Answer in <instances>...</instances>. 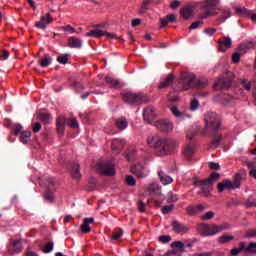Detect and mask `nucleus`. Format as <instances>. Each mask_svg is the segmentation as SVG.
<instances>
[{"instance_id":"nucleus-1","label":"nucleus","mask_w":256,"mask_h":256,"mask_svg":"<svg viewBox=\"0 0 256 256\" xmlns=\"http://www.w3.org/2000/svg\"><path fill=\"white\" fill-rule=\"evenodd\" d=\"M148 145L152 149H156L160 155H171L177 149V141L173 138H160L152 136L148 138Z\"/></svg>"},{"instance_id":"nucleus-2","label":"nucleus","mask_w":256,"mask_h":256,"mask_svg":"<svg viewBox=\"0 0 256 256\" xmlns=\"http://www.w3.org/2000/svg\"><path fill=\"white\" fill-rule=\"evenodd\" d=\"M219 177H221L219 173L213 172L209 178L204 180H199L197 177L192 178V183L195 187H200L201 191L199 193H203L204 197H209L213 182L218 181Z\"/></svg>"},{"instance_id":"nucleus-3","label":"nucleus","mask_w":256,"mask_h":256,"mask_svg":"<svg viewBox=\"0 0 256 256\" xmlns=\"http://www.w3.org/2000/svg\"><path fill=\"white\" fill-rule=\"evenodd\" d=\"M181 84L183 85L184 91L191 89V87H196L197 89H205V87L209 85V80L207 78H199L197 80L193 74H183Z\"/></svg>"},{"instance_id":"nucleus-4","label":"nucleus","mask_w":256,"mask_h":256,"mask_svg":"<svg viewBox=\"0 0 256 256\" xmlns=\"http://www.w3.org/2000/svg\"><path fill=\"white\" fill-rule=\"evenodd\" d=\"M122 99L124 103L128 105H143V103L149 102V97L143 93H132V92H125L122 93Z\"/></svg>"},{"instance_id":"nucleus-5","label":"nucleus","mask_w":256,"mask_h":256,"mask_svg":"<svg viewBox=\"0 0 256 256\" xmlns=\"http://www.w3.org/2000/svg\"><path fill=\"white\" fill-rule=\"evenodd\" d=\"M204 121L206 123L205 129L207 131H219L221 127V118L215 112H207L204 115Z\"/></svg>"},{"instance_id":"nucleus-6","label":"nucleus","mask_w":256,"mask_h":256,"mask_svg":"<svg viewBox=\"0 0 256 256\" xmlns=\"http://www.w3.org/2000/svg\"><path fill=\"white\" fill-rule=\"evenodd\" d=\"M233 74L231 72H228L226 76L219 78L215 83H214V89L216 91H223L225 89H229L231 85H233Z\"/></svg>"},{"instance_id":"nucleus-7","label":"nucleus","mask_w":256,"mask_h":256,"mask_svg":"<svg viewBox=\"0 0 256 256\" xmlns=\"http://www.w3.org/2000/svg\"><path fill=\"white\" fill-rule=\"evenodd\" d=\"M96 170L108 177L115 175V165L111 162H99L96 164Z\"/></svg>"},{"instance_id":"nucleus-8","label":"nucleus","mask_w":256,"mask_h":256,"mask_svg":"<svg viewBox=\"0 0 256 256\" xmlns=\"http://www.w3.org/2000/svg\"><path fill=\"white\" fill-rule=\"evenodd\" d=\"M67 169H68V171H70L71 177L73 179H75L76 181H79V179H81V170H80L79 163L70 162L67 165Z\"/></svg>"},{"instance_id":"nucleus-9","label":"nucleus","mask_w":256,"mask_h":256,"mask_svg":"<svg viewBox=\"0 0 256 256\" xmlns=\"http://www.w3.org/2000/svg\"><path fill=\"white\" fill-rule=\"evenodd\" d=\"M157 118V112L153 106H148L143 111V119L146 123H153Z\"/></svg>"},{"instance_id":"nucleus-10","label":"nucleus","mask_w":256,"mask_h":256,"mask_svg":"<svg viewBox=\"0 0 256 256\" xmlns=\"http://www.w3.org/2000/svg\"><path fill=\"white\" fill-rule=\"evenodd\" d=\"M233 40L230 37L224 36L218 40V49L221 53H225L227 49H231Z\"/></svg>"},{"instance_id":"nucleus-11","label":"nucleus","mask_w":256,"mask_h":256,"mask_svg":"<svg viewBox=\"0 0 256 256\" xmlns=\"http://www.w3.org/2000/svg\"><path fill=\"white\" fill-rule=\"evenodd\" d=\"M220 0H204L201 4L202 9L205 11H212L217 13V7H219Z\"/></svg>"},{"instance_id":"nucleus-12","label":"nucleus","mask_w":256,"mask_h":256,"mask_svg":"<svg viewBox=\"0 0 256 256\" xmlns=\"http://www.w3.org/2000/svg\"><path fill=\"white\" fill-rule=\"evenodd\" d=\"M155 127L164 133L173 131V123L168 120H158L155 122Z\"/></svg>"},{"instance_id":"nucleus-13","label":"nucleus","mask_w":256,"mask_h":256,"mask_svg":"<svg viewBox=\"0 0 256 256\" xmlns=\"http://www.w3.org/2000/svg\"><path fill=\"white\" fill-rule=\"evenodd\" d=\"M65 125H67V118L65 116H58L56 119V129L59 137L65 135Z\"/></svg>"},{"instance_id":"nucleus-14","label":"nucleus","mask_w":256,"mask_h":256,"mask_svg":"<svg viewBox=\"0 0 256 256\" xmlns=\"http://www.w3.org/2000/svg\"><path fill=\"white\" fill-rule=\"evenodd\" d=\"M126 143L127 142L125 141V139L116 138V139L112 140L113 153H116V155L121 153V151H123V147H125Z\"/></svg>"},{"instance_id":"nucleus-15","label":"nucleus","mask_w":256,"mask_h":256,"mask_svg":"<svg viewBox=\"0 0 256 256\" xmlns=\"http://www.w3.org/2000/svg\"><path fill=\"white\" fill-rule=\"evenodd\" d=\"M51 21V14L47 13L45 16H42L38 22L35 23V27H37V29H42L43 31H45V29H47V25H49Z\"/></svg>"},{"instance_id":"nucleus-16","label":"nucleus","mask_w":256,"mask_h":256,"mask_svg":"<svg viewBox=\"0 0 256 256\" xmlns=\"http://www.w3.org/2000/svg\"><path fill=\"white\" fill-rule=\"evenodd\" d=\"M172 229H173V232L174 233H178V234H185L187 233V231H189V227L185 226L183 223L177 221V220H174L172 222Z\"/></svg>"},{"instance_id":"nucleus-17","label":"nucleus","mask_w":256,"mask_h":256,"mask_svg":"<svg viewBox=\"0 0 256 256\" xmlns=\"http://www.w3.org/2000/svg\"><path fill=\"white\" fill-rule=\"evenodd\" d=\"M103 35H106V37H109L110 39H115V37H117L115 34H111V33H105L103 32V30H99V29H94L91 30L90 32L86 33V37H103Z\"/></svg>"},{"instance_id":"nucleus-18","label":"nucleus","mask_w":256,"mask_h":256,"mask_svg":"<svg viewBox=\"0 0 256 256\" xmlns=\"http://www.w3.org/2000/svg\"><path fill=\"white\" fill-rule=\"evenodd\" d=\"M217 189H218V193H223L225 191V189H228V190H235L237 188H235L233 182L229 179H225L223 180L222 182H219L218 185H217Z\"/></svg>"},{"instance_id":"nucleus-19","label":"nucleus","mask_w":256,"mask_h":256,"mask_svg":"<svg viewBox=\"0 0 256 256\" xmlns=\"http://www.w3.org/2000/svg\"><path fill=\"white\" fill-rule=\"evenodd\" d=\"M171 113L174 115V117H176L177 119H191V115L185 113V111H181L179 110V108H177V106H172L171 107Z\"/></svg>"},{"instance_id":"nucleus-20","label":"nucleus","mask_w":256,"mask_h":256,"mask_svg":"<svg viewBox=\"0 0 256 256\" xmlns=\"http://www.w3.org/2000/svg\"><path fill=\"white\" fill-rule=\"evenodd\" d=\"M95 221V218L90 217V218H84L83 220V224L81 225L80 229L82 231V233H91V223H93Z\"/></svg>"},{"instance_id":"nucleus-21","label":"nucleus","mask_w":256,"mask_h":256,"mask_svg":"<svg viewBox=\"0 0 256 256\" xmlns=\"http://www.w3.org/2000/svg\"><path fill=\"white\" fill-rule=\"evenodd\" d=\"M131 173L137 175L139 178L145 177V167L143 164H137L131 167Z\"/></svg>"},{"instance_id":"nucleus-22","label":"nucleus","mask_w":256,"mask_h":256,"mask_svg":"<svg viewBox=\"0 0 256 256\" xmlns=\"http://www.w3.org/2000/svg\"><path fill=\"white\" fill-rule=\"evenodd\" d=\"M158 176L162 185H171V183H173V178H171V176L167 175L162 170L158 171Z\"/></svg>"},{"instance_id":"nucleus-23","label":"nucleus","mask_w":256,"mask_h":256,"mask_svg":"<svg viewBox=\"0 0 256 256\" xmlns=\"http://www.w3.org/2000/svg\"><path fill=\"white\" fill-rule=\"evenodd\" d=\"M68 44H69V47H71L72 49H81L83 45V41H81V39L77 37H70L68 39Z\"/></svg>"},{"instance_id":"nucleus-24","label":"nucleus","mask_w":256,"mask_h":256,"mask_svg":"<svg viewBox=\"0 0 256 256\" xmlns=\"http://www.w3.org/2000/svg\"><path fill=\"white\" fill-rule=\"evenodd\" d=\"M44 199L49 201V203H53V201H55V188L48 186L44 193Z\"/></svg>"},{"instance_id":"nucleus-25","label":"nucleus","mask_w":256,"mask_h":256,"mask_svg":"<svg viewBox=\"0 0 256 256\" xmlns=\"http://www.w3.org/2000/svg\"><path fill=\"white\" fill-rule=\"evenodd\" d=\"M185 157L191 158L195 155V143L190 142L184 147Z\"/></svg>"},{"instance_id":"nucleus-26","label":"nucleus","mask_w":256,"mask_h":256,"mask_svg":"<svg viewBox=\"0 0 256 256\" xmlns=\"http://www.w3.org/2000/svg\"><path fill=\"white\" fill-rule=\"evenodd\" d=\"M53 61V58L49 54H44V57L38 61V65L45 69L46 67H49Z\"/></svg>"},{"instance_id":"nucleus-27","label":"nucleus","mask_w":256,"mask_h":256,"mask_svg":"<svg viewBox=\"0 0 256 256\" xmlns=\"http://www.w3.org/2000/svg\"><path fill=\"white\" fill-rule=\"evenodd\" d=\"M229 17H231V10L224 8V9H220V16H219V21L220 23H225V21H227V19H229Z\"/></svg>"},{"instance_id":"nucleus-28","label":"nucleus","mask_w":256,"mask_h":256,"mask_svg":"<svg viewBox=\"0 0 256 256\" xmlns=\"http://www.w3.org/2000/svg\"><path fill=\"white\" fill-rule=\"evenodd\" d=\"M181 17L183 19H189L193 16V8L191 6H185L180 10Z\"/></svg>"},{"instance_id":"nucleus-29","label":"nucleus","mask_w":256,"mask_h":256,"mask_svg":"<svg viewBox=\"0 0 256 256\" xmlns=\"http://www.w3.org/2000/svg\"><path fill=\"white\" fill-rule=\"evenodd\" d=\"M115 125L118 129H120V131H123L124 129H127L129 124L127 123V119L125 117H121L115 120Z\"/></svg>"},{"instance_id":"nucleus-30","label":"nucleus","mask_w":256,"mask_h":256,"mask_svg":"<svg viewBox=\"0 0 256 256\" xmlns=\"http://www.w3.org/2000/svg\"><path fill=\"white\" fill-rule=\"evenodd\" d=\"M255 45V41L244 42L239 46V50L241 53H247V51H249V49H253Z\"/></svg>"},{"instance_id":"nucleus-31","label":"nucleus","mask_w":256,"mask_h":256,"mask_svg":"<svg viewBox=\"0 0 256 256\" xmlns=\"http://www.w3.org/2000/svg\"><path fill=\"white\" fill-rule=\"evenodd\" d=\"M209 224H205V223H201L198 225V231L200 234L203 235V237H209L210 236V233H209Z\"/></svg>"},{"instance_id":"nucleus-32","label":"nucleus","mask_w":256,"mask_h":256,"mask_svg":"<svg viewBox=\"0 0 256 256\" xmlns=\"http://www.w3.org/2000/svg\"><path fill=\"white\" fill-rule=\"evenodd\" d=\"M105 82L112 86L114 89H119L121 87V82H119V80L115 79V78H111L109 76L105 77Z\"/></svg>"},{"instance_id":"nucleus-33","label":"nucleus","mask_w":256,"mask_h":256,"mask_svg":"<svg viewBox=\"0 0 256 256\" xmlns=\"http://www.w3.org/2000/svg\"><path fill=\"white\" fill-rule=\"evenodd\" d=\"M235 12L239 17H249L251 15V10L245 7H236Z\"/></svg>"},{"instance_id":"nucleus-34","label":"nucleus","mask_w":256,"mask_h":256,"mask_svg":"<svg viewBox=\"0 0 256 256\" xmlns=\"http://www.w3.org/2000/svg\"><path fill=\"white\" fill-rule=\"evenodd\" d=\"M221 139H223V136L221 134L214 136V138L210 144V149H217V147H219V145H221Z\"/></svg>"},{"instance_id":"nucleus-35","label":"nucleus","mask_w":256,"mask_h":256,"mask_svg":"<svg viewBox=\"0 0 256 256\" xmlns=\"http://www.w3.org/2000/svg\"><path fill=\"white\" fill-rule=\"evenodd\" d=\"M242 251H245V242H239V248H232L230 251V254L232 256H237L239 255Z\"/></svg>"},{"instance_id":"nucleus-36","label":"nucleus","mask_w":256,"mask_h":256,"mask_svg":"<svg viewBox=\"0 0 256 256\" xmlns=\"http://www.w3.org/2000/svg\"><path fill=\"white\" fill-rule=\"evenodd\" d=\"M235 239V236H231L228 234H223L218 238L219 243L222 245H225V243H229L230 241H233Z\"/></svg>"},{"instance_id":"nucleus-37","label":"nucleus","mask_w":256,"mask_h":256,"mask_svg":"<svg viewBox=\"0 0 256 256\" xmlns=\"http://www.w3.org/2000/svg\"><path fill=\"white\" fill-rule=\"evenodd\" d=\"M174 77H173V75L172 74H169L167 77H166V79H165V81H163L160 85H159V88L160 89H166V87L168 86V85H171V83L174 81Z\"/></svg>"},{"instance_id":"nucleus-38","label":"nucleus","mask_w":256,"mask_h":256,"mask_svg":"<svg viewBox=\"0 0 256 256\" xmlns=\"http://www.w3.org/2000/svg\"><path fill=\"white\" fill-rule=\"evenodd\" d=\"M235 99H239V96L238 95L231 96V95L225 94L223 96V105H231V103H233V100Z\"/></svg>"},{"instance_id":"nucleus-39","label":"nucleus","mask_w":256,"mask_h":256,"mask_svg":"<svg viewBox=\"0 0 256 256\" xmlns=\"http://www.w3.org/2000/svg\"><path fill=\"white\" fill-rule=\"evenodd\" d=\"M30 138H31V131H24L20 135V141L24 145H26V143H29Z\"/></svg>"},{"instance_id":"nucleus-40","label":"nucleus","mask_w":256,"mask_h":256,"mask_svg":"<svg viewBox=\"0 0 256 256\" xmlns=\"http://www.w3.org/2000/svg\"><path fill=\"white\" fill-rule=\"evenodd\" d=\"M39 119L44 125H48L51 121V115L45 112L39 114Z\"/></svg>"},{"instance_id":"nucleus-41","label":"nucleus","mask_w":256,"mask_h":256,"mask_svg":"<svg viewBox=\"0 0 256 256\" xmlns=\"http://www.w3.org/2000/svg\"><path fill=\"white\" fill-rule=\"evenodd\" d=\"M219 12H213L206 10L205 12H201L198 16V19H209V17H213V15H218Z\"/></svg>"},{"instance_id":"nucleus-42","label":"nucleus","mask_w":256,"mask_h":256,"mask_svg":"<svg viewBox=\"0 0 256 256\" xmlns=\"http://www.w3.org/2000/svg\"><path fill=\"white\" fill-rule=\"evenodd\" d=\"M171 247L173 249H178L180 251V253H183V251H185V243H183L181 241L172 242Z\"/></svg>"},{"instance_id":"nucleus-43","label":"nucleus","mask_w":256,"mask_h":256,"mask_svg":"<svg viewBox=\"0 0 256 256\" xmlns=\"http://www.w3.org/2000/svg\"><path fill=\"white\" fill-rule=\"evenodd\" d=\"M12 245L14 247L13 253H21V251H23V246L21 245V240H13Z\"/></svg>"},{"instance_id":"nucleus-44","label":"nucleus","mask_w":256,"mask_h":256,"mask_svg":"<svg viewBox=\"0 0 256 256\" xmlns=\"http://www.w3.org/2000/svg\"><path fill=\"white\" fill-rule=\"evenodd\" d=\"M210 236L217 235V233H221V226L212 224L209 226Z\"/></svg>"},{"instance_id":"nucleus-45","label":"nucleus","mask_w":256,"mask_h":256,"mask_svg":"<svg viewBox=\"0 0 256 256\" xmlns=\"http://www.w3.org/2000/svg\"><path fill=\"white\" fill-rule=\"evenodd\" d=\"M241 173H237L234 176L232 184L234 185L235 189H239L241 187Z\"/></svg>"},{"instance_id":"nucleus-46","label":"nucleus","mask_w":256,"mask_h":256,"mask_svg":"<svg viewBox=\"0 0 256 256\" xmlns=\"http://www.w3.org/2000/svg\"><path fill=\"white\" fill-rule=\"evenodd\" d=\"M125 183L128 187H135V185H137V180H135L133 176L128 175L126 176Z\"/></svg>"},{"instance_id":"nucleus-47","label":"nucleus","mask_w":256,"mask_h":256,"mask_svg":"<svg viewBox=\"0 0 256 256\" xmlns=\"http://www.w3.org/2000/svg\"><path fill=\"white\" fill-rule=\"evenodd\" d=\"M215 212L208 211L204 215L201 216L202 221H211V219H214Z\"/></svg>"},{"instance_id":"nucleus-48","label":"nucleus","mask_w":256,"mask_h":256,"mask_svg":"<svg viewBox=\"0 0 256 256\" xmlns=\"http://www.w3.org/2000/svg\"><path fill=\"white\" fill-rule=\"evenodd\" d=\"M244 250L246 253H256V242H250L248 247L245 246Z\"/></svg>"},{"instance_id":"nucleus-49","label":"nucleus","mask_w":256,"mask_h":256,"mask_svg":"<svg viewBox=\"0 0 256 256\" xmlns=\"http://www.w3.org/2000/svg\"><path fill=\"white\" fill-rule=\"evenodd\" d=\"M53 241L47 242L44 247L42 248L43 253H51L53 251Z\"/></svg>"},{"instance_id":"nucleus-50","label":"nucleus","mask_w":256,"mask_h":256,"mask_svg":"<svg viewBox=\"0 0 256 256\" xmlns=\"http://www.w3.org/2000/svg\"><path fill=\"white\" fill-rule=\"evenodd\" d=\"M57 61L62 65H67L69 63V55H60L57 57Z\"/></svg>"},{"instance_id":"nucleus-51","label":"nucleus","mask_w":256,"mask_h":256,"mask_svg":"<svg viewBox=\"0 0 256 256\" xmlns=\"http://www.w3.org/2000/svg\"><path fill=\"white\" fill-rule=\"evenodd\" d=\"M173 209H175V205H166L162 208V213L163 215H169Z\"/></svg>"},{"instance_id":"nucleus-52","label":"nucleus","mask_w":256,"mask_h":256,"mask_svg":"<svg viewBox=\"0 0 256 256\" xmlns=\"http://www.w3.org/2000/svg\"><path fill=\"white\" fill-rule=\"evenodd\" d=\"M199 109V100L193 99L190 103V111H197Z\"/></svg>"},{"instance_id":"nucleus-53","label":"nucleus","mask_w":256,"mask_h":256,"mask_svg":"<svg viewBox=\"0 0 256 256\" xmlns=\"http://www.w3.org/2000/svg\"><path fill=\"white\" fill-rule=\"evenodd\" d=\"M121 237H123V231L119 230V231H115L112 233V241H117L118 239H121Z\"/></svg>"},{"instance_id":"nucleus-54","label":"nucleus","mask_w":256,"mask_h":256,"mask_svg":"<svg viewBox=\"0 0 256 256\" xmlns=\"http://www.w3.org/2000/svg\"><path fill=\"white\" fill-rule=\"evenodd\" d=\"M73 87H74V89H76L77 93H81V91H83V89H85L83 84H81V82H79V81H74Z\"/></svg>"},{"instance_id":"nucleus-55","label":"nucleus","mask_w":256,"mask_h":256,"mask_svg":"<svg viewBox=\"0 0 256 256\" xmlns=\"http://www.w3.org/2000/svg\"><path fill=\"white\" fill-rule=\"evenodd\" d=\"M195 135H197V130L195 128H190L186 134V137L191 141Z\"/></svg>"},{"instance_id":"nucleus-56","label":"nucleus","mask_w":256,"mask_h":256,"mask_svg":"<svg viewBox=\"0 0 256 256\" xmlns=\"http://www.w3.org/2000/svg\"><path fill=\"white\" fill-rule=\"evenodd\" d=\"M149 9V1H144L139 10L140 15H145V11Z\"/></svg>"},{"instance_id":"nucleus-57","label":"nucleus","mask_w":256,"mask_h":256,"mask_svg":"<svg viewBox=\"0 0 256 256\" xmlns=\"http://www.w3.org/2000/svg\"><path fill=\"white\" fill-rule=\"evenodd\" d=\"M7 59H9V51L4 49L0 52V61H7Z\"/></svg>"},{"instance_id":"nucleus-58","label":"nucleus","mask_w":256,"mask_h":256,"mask_svg":"<svg viewBox=\"0 0 256 256\" xmlns=\"http://www.w3.org/2000/svg\"><path fill=\"white\" fill-rule=\"evenodd\" d=\"M69 127H72V129H77L79 127V122L77 121V118L70 119L68 121Z\"/></svg>"},{"instance_id":"nucleus-59","label":"nucleus","mask_w":256,"mask_h":256,"mask_svg":"<svg viewBox=\"0 0 256 256\" xmlns=\"http://www.w3.org/2000/svg\"><path fill=\"white\" fill-rule=\"evenodd\" d=\"M158 241H160L161 243H169L171 241V236L161 235L159 236Z\"/></svg>"},{"instance_id":"nucleus-60","label":"nucleus","mask_w":256,"mask_h":256,"mask_svg":"<svg viewBox=\"0 0 256 256\" xmlns=\"http://www.w3.org/2000/svg\"><path fill=\"white\" fill-rule=\"evenodd\" d=\"M245 237L248 239H251L253 237H256V229H249L247 230Z\"/></svg>"},{"instance_id":"nucleus-61","label":"nucleus","mask_w":256,"mask_h":256,"mask_svg":"<svg viewBox=\"0 0 256 256\" xmlns=\"http://www.w3.org/2000/svg\"><path fill=\"white\" fill-rule=\"evenodd\" d=\"M241 83L242 87H244L246 91H251V82H248L247 80L243 79L241 80Z\"/></svg>"},{"instance_id":"nucleus-62","label":"nucleus","mask_w":256,"mask_h":256,"mask_svg":"<svg viewBox=\"0 0 256 256\" xmlns=\"http://www.w3.org/2000/svg\"><path fill=\"white\" fill-rule=\"evenodd\" d=\"M200 25H203V21L198 20V21H196V22H193V23L190 25L189 29H190V30L199 29V26H200Z\"/></svg>"},{"instance_id":"nucleus-63","label":"nucleus","mask_w":256,"mask_h":256,"mask_svg":"<svg viewBox=\"0 0 256 256\" xmlns=\"http://www.w3.org/2000/svg\"><path fill=\"white\" fill-rule=\"evenodd\" d=\"M187 213L189 214V215H197V206H189L188 208H187Z\"/></svg>"},{"instance_id":"nucleus-64","label":"nucleus","mask_w":256,"mask_h":256,"mask_svg":"<svg viewBox=\"0 0 256 256\" xmlns=\"http://www.w3.org/2000/svg\"><path fill=\"white\" fill-rule=\"evenodd\" d=\"M145 207H146L145 202H143V200H139L138 201V210L140 211V213H145V211H146Z\"/></svg>"}]
</instances>
